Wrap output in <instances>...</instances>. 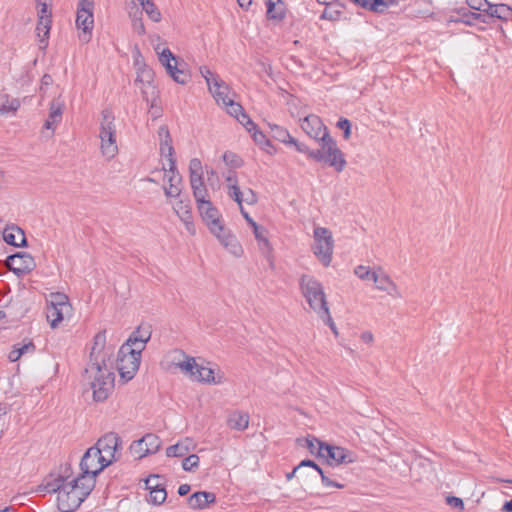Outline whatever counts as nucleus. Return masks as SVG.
<instances>
[{
	"label": "nucleus",
	"instance_id": "obj_41",
	"mask_svg": "<svg viewBox=\"0 0 512 512\" xmlns=\"http://www.w3.org/2000/svg\"><path fill=\"white\" fill-rule=\"evenodd\" d=\"M152 330L149 324H142L134 330L129 338H137V340L142 342H148L151 338Z\"/></svg>",
	"mask_w": 512,
	"mask_h": 512
},
{
	"label": "nucleus",
	"instance_id": "obj_46",
	"mask_svg": "<svg viewBox=\"0 0 512 512\" xmlns=\"http://www.w3.org/2000/svg\"><path fill=\"white\" fill-rule=\"evenodd\" d=\"M173 209L181 221L187 220V218L192 216L189 204L184 202L183 200H179L173 207Z\"/></svg>",
	"mask_w": 512,
	"mask_h": 512
},
{
	"label": "nucleus",
	"instance_id": "obj_49",
	"mask_svg": "<svg viewBox=\"0 0 512 512\" xmlns=\"http://www.w3.org/2000/svg\"><path fill=\"white\" fill-rule=\"evenodd\" d=\"M162 169L165 172H168V174H166V177H167V181H168L169 185H171V184H181L182 177L179 174L176 166L174 168H171V166H168V169H167L166 166L163 164Z\"/></svg>",
	"mask_w": 512,
	"mask_h": 512
},
{
	"label": "nucleus",
	"instance_id": "obj_40",
	"mask_svg": "<svg viewBox=\"0 0 512 512\" xmlns=\"http://www.w3.org/2000/svg\"><path fill=\"white\" fill-rule=\"evenodd\" d=\"M304 446L310 451L312 454H317L318 456H324V446L326 443L319 441L315 437L304 439Z\"/></svg>",
	"mask_w": 512,
	"mask_h": 512
},
{
	"label": "nucleus",
	"instance_id": "obj_57",
	"mask_svg": "<svg viewBox=\"0 0 512 512\" xmlns=\"http://www.w3.org/2000/svg\"><path fill=\"white\" fill-rule=\"evenodd\" d=\"M336 126L343 130L344 139H349L351 135V122L347 118H340Z\"/></svg>",
	"mask_w": 512,
	"mask_h": 512
},
{
	"label": "nucleus",
	"instance_id": "obj_18",
	"mask_svg": "<svg viewBox=\"0 0 512 512\" xmlns=\"http://www.w3.org/2000/svg\"><path fill=\"white\" fill-rule=\"evenodd\" d=\"M322 457L326 458L330 464L335 465L353 462L352 453L349 450L329 444L324 446V456Z\"/></svg>",
	"mask_w": 512,
	"mask_h": 512
},
{
	"label": "nucleus",
	"instance_id": "obj_24",
	"mask_svg": "<svg viewBox=\"0 0 512 512\" xmlns=\"http://www.w3.org/2000/svg\"><path fill=\"white\" fill-rule=\"evenodd\" d=\"M190 185L192 190L196 187H204L203 181V167L198 158H192L189 162Z\"/></svg>",
	"mask_w": 512,
	"mask_h": 512
},
{
	"label": "nucleus",
	"instance_id": "obj_15",
	"mask_svg": "<svg viewBox=\"0 0 512 512\" xmlns=\"http://www.w3.org/2000/svg\"><path fill=\"white\" fill-rule=\"evenodd\" d=\"M301 128L310 138L318 142L322 141L325 133H329L321 118L314 114H310L302 120Z\"/></svg>",
	"mask_w": 512,
	"mask_h": 512
},
{
	"label": "nucleus",
	"instance_id": "obj_33",
	"mask_svg": "<svg viewBox=\"0 0 512 512\" xmlns=\"http://www.w3.org/2000/svg\"><path fill=\"white\" fill-rule=\"evenodd\" d=\"M141 439L144 443L146 453H156L161 447V439L156 434L148 433Z\"/></svg>",
	"mask_w": 512,
	"mask_h": 512
},
{
	"label": "nucleus",
	"instance_id": "obj_47",
	"mask_svg": "<svg viewBox=\"0 0 512 512\" xmlns=\"http://www.w3.org/2000/svg\"><path fill=\"white\" fill-rule=\"evenodd\" d=\"M222 159L226 165L232 168H239L243 165L241 157L231 151H226L223 154Z\"/></svg>",
	"mask_w": 512,
	"mask_h": 512
},
{
	"label": "nucleus",
	"instance_id": "obj_9",
	"mask_svg": "<svg viewBox=\"0 0 512 512\" xmlns=\"http://www.w3.org/2000/svg\"><path fill=\"white\" fill-rule=\"evenodd\" d=\"M93 8V0H80L77 5L76 25L81 30L79 40L83 43H88L91 39L94 27Z\"/></svg>",
	"mask_w": 512,
	"mask_h": 512
},
{
	"label": "nucleus",
	"instance_id": "obj_7",
	"mask_svg": "<svg viewBox=\"0 0 512 512\" xmlns=\"http://www.w3.org/2000/svg\"><path fill=\"white\" fill-rule=\"evenodd\" d=\"M71 311L68 297L60 292L50 293L46 298V316L52 328L64 319Z\"/></svg>",
	"mask_w": 512,
	"mask_h": 512
},
{
	"label": "nucleus",
	"instance_id": "obj_54",
	"mask_svg": "<svg viewBox=\"0 0 512 512\" xmlns=\"http://www.w3.org/2000/svg\"><path fill=\"white\" fill-rule=\"evenodd\" d=\"M39 11H38V20H51V11L48 9V4L46 1L36 0Z\"/></svg>",
	"mask_w": 512,
	"mask_h": 512
},
{
	"label": "nucleus",
	"instance_id": "obj_35",
	"mask_svg": "<svg viewBox=\"0 0 512 512\" xmlns=\"http://www.w3.org/2000/svg\"><path fill=\"white\" fill-rule=\"evenodd\" d=\"M253 232L261 250L270 252L271 246L266 237V230L263 227L258 226L256 222H253Z\"/></svg>",
	"mask_w": 512,
	"mask_h": 512
},
{
	"label": "nucleus",
	"instance_id": "obj_29",
	"mask_svg": "<svg viewBox=\"0 0 512 512\" xmlns=\"http://www.w3.org/2000/svg\"><path fill=\"white\" fill-rule=\"evenodd\" d=\"M372 281L375 283L377 289L385 291L392 296L398 295L397 285L391 280V278L387 274H378L376 272Z\"/></svg>",
	"mask_w": 512,
	"mask_h": 512
},
{
	"label": "nucleus",
	"instance_id": "obj_34",
	"mask_svg": "<svg viewBox=\"0 0 512 512\" xmlns=\"http://www.w3.org/2000/svg\"><path fill=\"white\" fill-rule=\"evenodd\" d=\"M270 128L271 137L285 144H289L290 140L293 138L287 129L277 125V124H268Z\"/></svg>",
	"mask_w": 512,
	"mask_h": 512
},
{
	"label": "nucleus",
	"instance_id": "obj_16",
	"mask_svg": "<svg viewBox=\"0 0 512 512\" xmlns=\"http://www.w3.org/2000/svg\"><path fill=\"white\" fill-rule=\"evenodd\" d=\"M158 136L160 139L159 150L162 157L167 158L168 166L175 167L176 159L174 157L175 151L172 145V138L167 125H162L158 129Z\"/></svg>",
	"mask_w": 512,
	"mask_h": 512
},
{
	"label": "nucleus",
	"instance_id": "obj_5",
	"mask_svg": "<svg viewBox=\"0 0 512 512\" xmlns=\"http://www.w3.org/2000/svg\"><path fill=\"white\" fill-rule=\"evenodd\" d=\"M85 372L93 375V381L91 382L93 399L96 402L106 400L114 388V373L108 370L107 365L87 367Z\"/></svg>",
	"mask_w": 512,
	"mask_h": 512
},
{
	"label": "nucleus",
	"instance_id": "obj_56",
	"mask_svg": "<svg viewBox=\"0 0 512 512\" xmlns=\"http://www.w3.org/2000/svg\"><path fill=\"white\" fill-rule=\"evenodd\" d=\"M224 106L228 108L227 112L235 118H237L243 111V107L232 99L226 102Z\"/></svg>",
	"mask_w": 512,
	"mask_h": 512
},
{
	"label": "nucleus",
	"instance_id": "obj_55",
	"mask_svg": "<svg viewBox=\"0 0 512 512\" xmlns=\"http://www.w3.org/2000/svg\"><path fill=\"white\" fill-rule=\"evenodd\" d=\"M200 73H201L202 77L205 79L208 88L210 87V84H213V82H215V80L220 79V77L218 75L214 74L206 66L200 67Z\"/></svg>",
	"mask_w": 512,
	"mask_h": 512
},
{
	"label": "nucleus",
	"instance_id": "obj_51",
	"mask_svg": "<svg viewBox=\"0 0 512 512\" xmlns=\"http://www.w3.org/2000/svg\"><path fill=\"white\" fill-rule=\"evenodd\" d=\"M130 451L138 459H141L149 454L145 452V446L144 443L142 442V439L134 441L130 445Z\"/></svg>",
	"mask_w": 512,
	"mask_h": 512
},
{
	"label": "nucleus",
	"instance_id": "obj_63",
	"mask_svg": "<svg viewBox=\"0 0 512 512\" xmlns=\"http://www.w3.org/2000/svg\"><path fill=\"white\" fill-rule=\"evenodd\" d=\"M298 467H300V470L302 471L306 467L312 468L316 474H322V469L313 461L309 459L302 460Z\"/></svg>",
	"mask_w": 512,
	"mask_h": 512
},
{
	"label": "nucleus",
	"instance_id": "obj_43",
	"mask_svg": "<svg viewBox=\"0 0 512 512\" xmlns=\"http://www.w3.org/2000/svg\"><path fill=\"white\" fill-rule=\"evenodd\" d=\"M228 195L232 198L240 207V211L243 212V192L240 190L238 183L228 184Z\"/></svg>",
	"mask_w": 512,
	"mask_h": 512
},
{
	"label": "nucleus",
	"instance_id": "obj_22",
	"mask_svg": "<svg viewBox=\"0 0 512 512\" xmlns=\"http://www.w3.org/2000/svg\"><path fill=\"white\" fill-rule=\"evenodd\" d=\"M173 363L178 367L183 373L188 374L191 378L196 374V362L193 357L187 356L182 351H175V356Z\"/></svg>",
	"mask_w": 512,
	"mask_h": 512
},
{
	"label": "nucleus",
	"instance_id": "obj_17",
	"mask_svg": "<svg viewBox=\"0 0 512 512\" xmlns=\"http://www.w3.org/2000/svg\"><path fill=\"white\" fill-rule=\"evenodd\" d=\"M485 15V24H492L494 19H499L502 21L512 20V8L504 3L493 4L491 2L488 3Z\"/></svg>",
	"mask_w": 512,
	"mask_h": 512
},
{
	"label": "nucleus",
	"instance_id": "obj_60",
	"mask_svg": "<svg viewBox=\"0 0 512 512\" xmlns=\"http://www.w3.org/2000/svg\"><path fill=\"white\" fill-rule=\"evenodd\" d=\"M15 347L18 352H21V356L25 355L26 353L32 354L35 351V345L31 340H29L27 343H23V344L17 343V344H15Z\"/></svg>",
	"mask_w": 512,
	"mask_h": 512
},
{
	"label": "nucleus",
	"instance_id": "obj_37",
	"mask_svg": "<svg viewBox=\"0 0 512 512\" xmlns=\"http://www.w3.org/2000/svg\"><path fill=\"white\" fill-rule=\"evenodd\" d=\"M343 7L344 6L340 3L330 4L326 6L320 18L330 21H336L340 18Z\"/></svg>",
	"mask_w": 512,
	"mask_h": 512
},
{
	"label": "nucleus",
	"instance_id": "obj_44",
	"mask_svg": "<svg viewBox=\"0 0 512 512\" xmlns=\"http://www.w3.org/2000/svg\"><path fill=\"white\" fill-rule=\"evenodd\" d=\"M252 137L254 139V141L256 143H258L259 145H262L263 148L270 154L273 153L274 151V147L272 146L271 142L269 139H267L266 135L260 131V130H255L254 133H252Z\"/></svg>",
	"mask_w": 512,
	"mask_h": 512
},
{
	"label": "nucleus",
	"instance_id": "obj_62",
	"mask_svg": "<svg viewBox=\"0 0 512 512\" xmlns=\"http://www.w3.org/2000/svg\"><path fill=\"white\" fill-rule=\"evenodd\" d=\"M446 503L452 508L458 509L460 511L464 510V502L461 498L456 496H448L446 498Z\"/></svg>",
	"mask_w": 512,
	"mask_h": 512
},
{
	"label": "nucleus",
	"instance_id": "obj_58",
	"mask_svg": "<svg viewBox=\"0 0 512 512\" xmlns=\"http://www.w3.org/2000/svg\"><path fill=\"white\" fill-rule=\"evenodd\" d=\"M289 144L293 145L298 152L306 154L308 158H310L311 152H315V150L310 149L306 144L297 141L295 138H292Z\"/></svg>",
	"mask_w": 512,
	"mask_h": 512
},
{
	"label": "nucleus",
	"instance_id": "obj_45",
	"mask_svg": "<svg viewBox=\"0 0 512 512\" xmlns=\"http://www.w3.org/2000/svg\"><path fill=\"white\" fill-rule=\"evenodd\" d=\"M154 73L151 68L145 65L138 69L136 82L150 85L153 82Z\"/></svg>",
	"mask_w": 512,
	"mask_h": 512
},
{
	"label": "nucleus",
	"instance_id": "obj_20",
	"mask_svg": "<svg viewBox=\"0 0 512 512\" xmlns=\"http://www.w3.org/2000/svg\"><path fill=\"white\" fill-rule=\"evenodd\" d=\"M456 14L458 17L451 16L450 22L464 23L465 25L472 26L476 21L484 24L486 21L484 13L472 12L465 7L457 9Z\"/></svg>",
	"mask_w": 512,
	"mask_h": 512
},
{
	"label": "nucleus",
	"instance_id": "obj_21",
	"mask_svg": "<svg viewBox=\"0 0 512 512\" xmlns=\"http://www.w3.org/2000/svg\"><path fill=\"white\" fill-rule=\"evenodd\" d=\"M4 241L15 247L26 246V237L21 228L18 226H9L3 231Z\"/></svg>",
	"mask_w": 512,
	"mask_h": 512
},
{
	"label": "nucleus",
	"instance_id": "obj_13",
	"mask_svg": "<svg viewBox=\"0 0 512 512\" xmlns=\"http://www.w3.org/2000/svg\"><path fill=\"white\" fill-rule=\"evenodd\" d=\"M6 266L17 276H21L31 272L36 264L30 254L18 252L7 257Z\"/></svg>",
	"mask_w": 512,
	"mask_h": 512
},
{
	"label": "nucleus",
	"instance_id": "obj_8",
	"mask_svg": "<svg viewBox=\"0 0 512 512\" xmlns=\"http://www.w3.org/2000/svg\"><path fill=\"white\" fill-rule=\"evenodd\" d=\"M313 252L318 260L325 266H329L332 260L334 241L331 232L324 227L314 229Z\"/></svg>",
	"mask_w": 512,
	"mask_h": 512
},
{
	"label": "nucleus",
	"instance_id": "obj_59",
	"mask_svg": "<svg viewBox=\"0 0 512 512\" xmlns=\"http://www.w3.org/2000/svg\"><path fill=\"white\" fill-rule=\"evenodd\" d=\"M181 184H171L168 187L164 186V193L167 197L176 198L181 194Z\"/></svg>",
	"mask_w": 512,
	"mask_h": 512
},
{
	"label": "nucleus",
	"instance_id": "obj_25",
	"mask_svg": "<svg viewBox=\"0 0 512 512\" xmlns=\"http://www.w3.org/2000/svg\"><path fill=\"white\" fill-rule=\"evenodd\" d=\"M229 86L222 80L217 79L213 84H210L209 91L213 95L218 104H225L231 98L229 97Z\"/></svg>",
	"mask_w": 512,
	"mask_h": 512
},
{
	"label": "nucleus",
	"instance_id": "obj_36",
	"mask_svg": "<svg viewBox=\"0 0 512 512\" xmlns=\"http://www.w3.org/2000/svg\"><path fill=\"white\" fill-rule=\"evenodd\" d=\"M167 497L165 488L160 483H155V486L151 487L150 498L148 501L154 505H160L164 503Z\"/></svg>",
	"mask_w": 512,
	"mask_h": 512
},
{
	"label": "nucleus",
	"instance_id": "obj_61",
	"mask_svg": "<svg viewBox=\"0 0 512 512\" xmlns=\"http://www.w3.org/2000/svg\"><path fill=\"white\" fill-rule=\"evenodd\" d=\"M320 319H322L325 324H327L330 329L332 330V332L337 335L338 334V331H337V328H336V325L330 315V311L329 309L326 311V313H321L318 315Z\"/></svg>",
	"mask_w": 512,
	"mask_h": 512
},
{
	"label": "nucleus",
	"instance_id": "obj_30",
	"mask_svg": "<svg viewBox=\"0 0 512 512\" xmlns=\"http://www.w3.org/2000/svg\"><path fill=\"white\" fill-rule=\"evenodd\" d=\"M195 444L193 443L192 439L185 438L182 441H179L178 443L169 446L166 449V455L167 457H183L185 456L190 450L194 449Z\"/></svg>",
	"mask_w": 512,
	"mask_h": 512
},
{
	"label": "nucleus",
	"instance_id": "obj_26",
	"mask_svg": "<svg viewBox=\"0 0 512 512\" xmlns=\"http://www.w3.org/2000/svg\"><path fill=\"white\" fill-rule=\"evenodd\" d=\"M227 425L231 429L243 431L248 428L249 414L243 411L235 410L228 415Z\"/></svg>",
	"mask_w": 512,
	"mask_h": 512
},
{
	"label": "nucleus",
	"instance_id": "obj_23",
	"mask_svg": "<svg viewBox=\"0 0 512 512\" xmlns=\"http://www.w3.org/2000/svg\"><path fill=\"white\" fill-rule=\"evenodd\" d=\"M215 501V494L206 491L195 492L188 498V504L192 509H204Z\"/></svg>",
	"mask_w": 512,
	"mask_h": 512
},
{
	"label": "nucleus",
	"instance_id": "obj_38",
	"mask_svg": "<svg viewBox=\"0 0 512 512\" xmlns=\"http://www.w3.org/2000/svg\"><path fill=\"white\" fill-rule=\"evenodd\" d=\"M20 107V102L18 99L12 98L10 99L7 94L0 95V112L8 113L15 112Z\"/></svg>",
	"mask_w": 512,
	"mask_h": 512
},
{
	"label": "nucleus",
	"instance_id": "obj_39",
	"mask_svg": "<svg viewBox=\"0 0 512 512\" xmlns=\"http://www.w3.org/2000/svg\"><path fill=\"white\" fill-rule=\"evenodd\" d=\"M146 343L137 340V338H128L122 346H127L128 351L130 350L131 354L141 360V353L145 349Z\"/></svg>",
	"mask_w": 512,
	"mask_h": 512
},
{
	"label": "nucleus",
	"instance_id": "obj_12",
	"mask_svg": "<svg viewBox=\"0 0 512 512\" xmlns=\"http://www.w3.org/2000/svg\"><path fill=\"white\" fill-rule=\"evenodd\" d=\"M106 333L98 332L94 337V343L90 352V363L88 367L105 366L106 361L112 354L111 349H106Z\"/></svg>",
	"mask_w": 512,
	"mask_h": 512
},
{
	"label": "nucleus",
	"instance_id": "obj_42",
	"mask_svg": "<svg viewBox=\"0 0 512 512\" xmlns=\"http://www.w3.org/2000/svg\"><path fill=\"white\" fill-rule=\"evenodd\" d=\"M141 6L152 21L159 22L161 20V12L152 0H146Z\"/></svg>",
	"mask_w": 512,
	"mask_h": 512
},
{
	"label": "nucleus",
	"instance_id": "obj_10",
	"mask_svg": "<svg viewBox=\"0 0 512 512\" xmlns=\"http://www.w3.org/2000/svg\"><path fill=\"white\" fill-rule=\"evenodd\" d=\"M141 360L128 351L127 346H121L118 351L117 369L125 381L131 380L138 371Z\"/></svg>",
	"mask_w": 512,
	"mask_h": 512
},
{
	"label": "nucleus",
	"instance_id": "obj_64",
	"mask_svg": "<svg viewBox=\"0 0 512 512\" xmlns=\"http://www.w3.org/2000/svg\"><path fill=\"white\" fill-rule=\"evenodd\" d=\"M132 26H133V30L138 34V35H144L145 34V26H144V23H143V20L141 17H134L132 19Z\"/></svg>",
	"mask_w": 512,
	"mask_h": 512
},
{
	"label": "nucleus",
	"instance_id": "obj_27",
	"mask_svg": "<svg viewBox=\"0 0 512 512\" xmlns=\"http://www.w3.org/2000/svg\"><path fill=\"white\" fill-rule=\"evenodd\" d=\"M63 102L59 100H53L50 103V112L47 120L44 123V127L46 129L54 130L56 124H58L62 119L63 114Z\"/></svg>",
	"mask_w": 512,
	"mask_h": 512
},
{
	"label": "nucleus",
	"instance_id": "obj_31",
	"mask_svg": "<svg viewBox=\"0 0 512 512\" xmlns=\"http://www.w3.org/2000/svg\"><path fill=\"white\" fill-rule=\"evenodd\" d=\"M51 22V20H38L36 32L39 37L41 49H45L48 45Z\"/></svg>",
	"mask_w": 512,
	"mask_h": 512
},
{
	"label": "nucleus",
	"instance_id": "obj_53",
	"mask_svg": "<svg viewBox=\"0 0 512 512\" xmlns=\"http://www.w3.org/2000/svg\"><path fill=\"white\" fill-rule=\"evenodd\" d=\"M193 191V196L195 198V201L197 203V206H200L208 201H210L209 199H207V188L206 186L204 187H201V188H195L192 190Z\"/></svg>",
	"mask_w": 512,
	"mask_h": 512
},
{
	"label": "nucleus",
	"instance_id": "obj_4",
	"mask_svg": "<svg viewBox=\"0 0 512 512\" xmlns=\"http://www.w3.org/2000/svg\"><path fill=\"white\" fill-rule=\"evenodd\" d=\"M302 295L310 308L317 313H326L329 309L322 284L310 275H302L299 281Z\"/></svg>",
	"mask_w": 512,
	"mask_h": 512
},
{
	"label": "nucleus",
	"instance_id": "obj_19",
	"mask_svg": "<svg viewBox=\"0 0 512 512\" xmlns=\"http://www.w3.org/2000/svg\"><path fill=\"white\" fill-rule=\"evenodd\" d=\"M355 5L372 11L374 13L383 14L391 6L398 5L400 0H351Z\"/></svg>",
	"mask_w": 512,
	"mask_h": 512
},
{
	"label": "nucleus",
	"instance_id": "obj_1",
	"mask_svg": "<svg viewBox=\"0 0 512 512\" xmlns=\"http://www.w3.org/2000/svg\"><path fill=\"white\" fill-rule=\"evenodd\" d=\"M107 466V461L94 446L87 449L80 461L81 473L71 477V467L65 466L58 475H50L38 487L39 492L58 493L57 504L62 512H72L80 507L95 487L96 476Z\"/></svg>",
	"mask_w": 512,
	"mask_h": 512
},
{
	"label": "nucleus",
	"instance_id": "obj_6",
	"mask_svg": "<svg viewBox=\"0 0 512 512\" xmlns=\"http://www.w3.org/2000/svg\"><path fill=\"white\" fill-rule=\"evenodd\" d=\"M101 116L102 121L100 124L99 134L101 139V150L103 155L107 157H113L118 151L116 144V128L114 124V116L112 111L108 109L103 110Z\"/></svg>",
	"mask_w": 512,
	"mask_h": 512
},
{
	"label": "nucleus",
	"instance_id": "obj_14",
	"mask_svg": "<svg viewBox=\"0 0 512 512\" xmlns=\"http://www.w3.org/2000/svg\"><path fill=\"white\" fill-rule=\"evenodd\" d=\"M159 61L175 82L182 85L188 82L189 75L177 67L175 56L170 49L165 48L159 53Z\"/></svg>",
	"mask_w": 512,
	"mask_h": 512
},
{
	"label": "nucleus",
	"instance_id": "obj_11",
	"mask_svg": "<svg viewBox=\"0 0 512 512\" xmlns=\"http://www.w3.org/2000/svg\"><path fill=\"white\" fill-rule=\"evenodd\" d=\"M95 447L99 449L110 465L117 460L116 453L122 449V440L117 433L109 432L98 439Z\"/></svg>",
	"mask_w": 512,
	"mask_h": 512
},
{
	"label": "nucleus",
	"instance_id": "obj_32",
	"mask_svg": "<svg viewBox=\"0 0 512 512\" xmlns=\"http://www.w3.org/2000/svg\"><path fill=\"white\" fill-rule=\"evenodd\" d=\"M281 2V0H266L267 7V18L273 20H282L285 17V12L283 7H276V4Z\"/></svg>",
	"mask_w": 512,
	"mask_h": 512
},
{
	"label": "nucleus",
	"instance_id": "obj_50",
	"mask_svg": "<svg viewBox=\"0 0 512 512\" xmlns=\"http://www.w3.org/2000/svg\"><path fill=\"white\" fill-rule=\"evenodd\" d=\"M199 466V457L196 454H191L184 458L182 461V468L185 471H194Z\"/></svg>",
	"mask_w": 512,
	"mask_h": 512
},
{
	"label": "nucleus",
	"instance_id": "obj_48",
	"mask_svg": "<svg viewBox=\"0 0 512 512\" xmlns=\"http://www.w3.org/2000/svg\"><path fill=\"white\" fill-rule=\"evenodd\" d=\"M354 273L358 278L364 281H372L376 274L375 271H370L369 267L364 265L356 266L354 269Z\"/></svg>",
	"mask_w": 512,
	"mask_h": 512
},
{
	"label": "nucleus",
	"instance_id": "obj_28",
	"mask_svg": "<svg viewBox=\"0 0 512 512\" xmlns=\"http://www.w3.org/2000/svg\"><path fill=\"white\" fill-rule=\"evenodd\" d=\"M195 372L196 374L193 375L192 380L213 384H220L222 382V377H215L214 370L210 367L197 364Z\"/></svg>",
	"mask_w": 512,
	"mask_h": 512
},
{
	"label": "nucleus",
	"instance_id": "obj_2",
	"mask_svg": "<svg viewBox=\"0 0 512 512\" xmlns=\"http://www.w3.org/2000/svg\"><path fill=\"white\" fill-rule=\"evenodd\" d=\"M197 208L211 233H213L221 244L228 248L234 255H239L241 247L236 237L224 226L219 210L213 206L211 201L197 206Z\"/></svg>",
	"mask_w": 512,
	"mask_h": 512
},
{
	"label": "nucleus",
	"instance_id": "obj_52",
	"mask_svg": "<svg viewBox=\"0 0 512 512\" xmlns=\"http://www.w3.org/2000/svg\"><path fill=\"white\" fill-rule=\"evenodd\" d=\"M489 1L488 0H466L467 6L479 13H485Z\"/></svg>",
	"mask_w": 512,
	"mask_h": 512
},
{
	"label": "nucleus",
	"instance_id": "obj_3",
	"mask_svg": "<svg viewBox=\"0 0 512 512\" xmlns=\"http://www.w3.org/2000/svg\"><path fill=\"white\" fill-rule=\"evenodd\" d=\"M319 144L320 149H315V152H311L310 159L322 162L334 168L337 173H341L345 169L347 161L344 153L337 146L336 140L330 136V133H325Z\"/></svg>",
	"mask_w": 512,
	"mask_h": 512
}]
</instances>
